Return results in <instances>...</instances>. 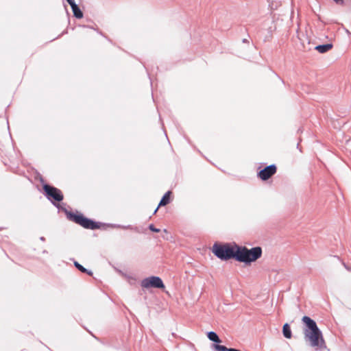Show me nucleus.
<instances>
[{
    "instance_id": "0eeeda50",
    "label": "nucleus",
    "mask_w": 351,
    "mask_h": 351,
    "mask_svg": "<svg viewBox=\"0 0 351 351\" xmlns=\"http://www.w3.org/2000/svg\"><path fill=\"white\" fill-rule=\"evenodd\" d=\"M277 171L276 166L275 165H271L266 167L258 173V177L262 180H267L274 176Z\"/></svg>"
},
{
    "instance_id": "6e6552de",
    "label": "nucleus",
    "mask_w": 351,
    "mask_h": 351,
    "mask_svg": "<svg viewBox=\"0 0 351 351\" xmlns=\"http://www.w3.org/2000/svg\"><path fill=\"white\" fill-rule=\"evenodd\" d=\"M171 194V191H167L164 195L163 197H162L158 206H157V208L155 209L154 213H156L157 212V210H158L159 207L160 206H166L167 204H168L169 203V201H170V195Z\"/></svg>"
},
{
    "instance_id": "9b49d317",
    "label": "nucleus",
    "mask_w": 351,
    "mask_h": 351,
    "mask_svg": "<svg viewBox=\"0 0 351 351\" xmlns=\"http://www.w3.org/2000/svg\"><path fill=\"white\" fill-rule=\"evenodd\" d=\"M282 332L285 337L287 339H291L292 337L291 330L288 324H285L282 328Z\"/></svg>"
},
{
    "instance_id": "f03ea898",
    "label": "nucleus",
    "mask_w": 351,
    "mask_h": 351,
    "mask_svg": "<svg viewBox=\"0 0 351 351\" xmlns=\"http://www.w3.org/2000/svg\"><path fill=\"white\" fill-rule=\"evenodd\" d=\"M262 256V248L255 247L247 249L246 247L237 246L236 260L242 263L254 262Z\"/></svg>"
},
{
    "instance_id": "ddd939ff",
    "label": "nucleus",
    "mask_w": 351,
    "mask_h": 351,
    "mask_svg": "<svg viewBox=\"0 0 351 351\" xmlns=\"http://www.w3.org/2000/svg\"><path fill=\"white\" fill-rule=\"evenodd\" d=\"M208 338L214 342L221 343V339L219 338L218 335L215 332H209L207 334Z\"/></svg>"
},
{
    "instance_id": "7ed1b4c3",
    "label": "nucleus",
    "mask_w": 351,
    "mask_h": 351,
    "mask_svg": "<svg viewBox=\"0 0 351 351\" xmlns=\"http://www.w3.org/2000/svg\"><path fill=\"white\" fill-rule=\"evenodd\" d=\"M237 245L231 246L229 244L215 243L213 246V253L221 260L236 259Z\"/></svg>"
},
{
    "instance_id": "f8f14e48",
    "label": "nucleus",
    "mask_w": 351,
    "mask_h": 351,
    "mask_svg": "<svg viewBox=\"0 0 351 351\" xmlns=\"http://www.w3.org/2000/svg\"><path fill=\"white\" fill-rule=\"evenodd\" d=\"M74 265H75V267L78 269L80 270L81 272L82 273H85V274H87L89 276H92L93 275V272L91 271H89L87 269H86L85 267H84L82 265H80L78 262H75L74 263Z\"/></svg>"
},
{
    "instance_id": "20e7f679",
    "label": "nucleus",
    "mask_w": 351,
    "mask_h": 351,
    "mask_svg": "<svg viewBox=\"0 0 351 351\" xmlns=\"http://www.w3.org/2000/svg\"><path fill=\"white\" fill-rule=\"evenodd\" d=\"M66 217L70 221L80 225L86 229L96 230L99 229L101 226L100 223L86 218L82 214H75L72 212H66Z\"/></svg>"
},
{
    "instance_id": "2eb2a0df",
    "label": "nucleus",
    "mask_w": 351,
    "mask_h": 351,
    "mask_svg": "<svg viewBox=\"0 0 351 351\" xmlns=\"http://www.w3.org/2000/svg\"><path fill=\"white\" fill-rule=\"evenodd\" d=\"M149 229L152 231V232H159L160 231V229L158 228H155V226L153 225V224H150L149 226Z\"/></svg>"
},
{
    "instance_id": "a211bd4d",
    "label": "nucleus",
    "mask_w": 351,
    "mask_h": 351,
    "mask_svg": "<svg viewBox=\"0 0 351 351\" xmlns=\"http://www.w3.org/2000/svg\"><path fill=\"white\" fill-rule=\"evenodd\" d=\"M40 240H41V241H45V237H40Z\"/></svg>"
},
{
    "instance_id": "dca6fc26",
    "label": "nucleus",
    "mask_w": 351,
    "mask_h": 351,
    "mask_svg": "<svg viewBox=\"0 0 351 351\" xmlns=\"http://www.w3.org/2000/svg\"><path fill=\"white\" fill-rule=\"evenodd\" d=\"M68 3L71 5V8H72L73 6H74L75 5H76L75 2L74 0H66Z\"/></svg>"
},
{
    "instance_id": "39448f33",
    "label": "nucleus",
    "mask_w": 351,
    "mask_h": 351,
    "mask_svg": "<svg viewBox=\"0 0 351 351\" xmlns=\"http://www.w3.org/2000/svg\"><path fill=\"white\" fill-rule=\"evenodd\" d=\"M43 190L47 198L51 201L54 200L56 202H60L64 198L62 191L53 186H50L47 184H44Z\"/></svg>"
},
{
    "instance_id": "9d476101",
    "label": "nucleus",
    "mask_w": 351,
    "mask_h": 351,
    "mask_svg": "<svg viewBox=\"0 0 351 351\" xmlns=\"http://www.w3.org/2000/svg\"><path fill=\"white\" fill-rule=\"evenodd\" d=\"M73 16L77 19H82L83 17V12L76 4L71 8Z\"/></svg>"
},
{
    "instance_id": "4468645a",
    "label": "nucleus",
    "mask_w": 351,
    "mask_h": 351,
    "mask_svg": "<svg viewBox=\"0 0 351 351\" xmlns=\"http://www.w3.org/2000/svg\"><path fill=\"white\" fill-rule=\"evenodd\" d=\"M214 348L217 351H228L229 349L226 346L221 345H215Z\"/></svg>"
},
{
    "instance_id": "1a4fd4ad",
    "label": "nucleus",
    "mask_w": 351,
    "mask_h": 351,
    "mask_svg": "<svg viewBox=\"0 0 351 351\" xmlns=\"http://www.w3.org/2000/svg\"><path fill=\"white\" fill-rule=\"evenodd\" d=\"M333 45L330 43H328L326 45H320L315 47V50H317L319 53H326L330 49H332Z\"/></svg>"
},
{
    "instance_id": "f257e3e1",
    "label": "nucleus",
    "mask_w": 351,
    "mask_h": 351,
    "mask_svg": "<svg viewBox=\"0 0 351 351\" xmlns=\"http://www.w3.org/2000/svg\"><path fill=\"white\" fill-rule=\"evenodd\" d=\"M302 320L305 324L304 328L305 340L308 341L312 347L325 348L326 347L325 340L316 322L308 316H304Z\"/></svg>"
},
{
    "instance_id": "f3484780",
    "label": "nucleus",
    "mask_w": 351,
    "mask_h": 351,
    "mask_svg": "<svg viewBox=\"0 0 351 351\" xmlns=\"http://www.w3.org/2000/svg\"><path fill=\"white\" fill-rule=\"evenodd\" d=\"M228 351H241V350H237V349H234V348H229Z\"/></svg>"
},
{
    "instance_id": "423d86ee",
    "label": "nucleus",
    "mask_w": 351,
    "mask_h": 351,
    "mask_svg": "<svg viewBox=\"0 0 351 351\" xmlns=\"http://www.w3.org/2000/svg\"><path fill=\"white\" fill-rule=\"evenodd\" d=\"M141 286L145 289L156 288L164 289L165 285L162 279L158 276H149L143 279L141 282Z\"/></svg>"
}]
</instances>
